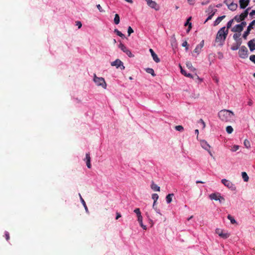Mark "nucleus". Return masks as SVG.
Segmentation results:
<instances>
[{
	"instance_id": "nucleus-11",
	"label": "nucleus",
	"mask_w": 255,
	"mask_h": 255,
	"mask_svg": "<svg viewBox=\"0 0 255 255\" xmlns=\"http://www.w3.org/2000/svg\"><path fill=\"white\" fill-rule=\"evenodd\" d=\"M216 233L218 234V235L220 237H221L224 239H227L230 236V234H229L228 233H224L223 230H222L220 229H217L216 230Z\"/></svg>"
},
{
	"instance_id": "nucleus-26",
	"label": "nucleus",
	"mask_w": 255,
	"mask_h": 255,
	"mask_svg": "<svg viewBox=\"0 0 255 255\" xmlns=\"http://www.w3.org/2000/svg\"><path fill=\"white\" fill-rule=\"evenodd\" d=\"M186 64L187 67L188 69H190L192 71H195L196 69H195V68H194L193 67L192 64L191 62H189V61L187 62Z\"/></svg>"
},
{
	"instance_id": "nucleus-15",
	"label": "nucleus",
	"mask_w": 255,
	"mask_h": 255,
	"mask_svg": "<svg viewBox=\"0 0 255 255\" xmlns=\"http://www.w3.org/2000/svg\"><path fill=\"white\" fill-rule=\"evenodd\" d=\"M149 51L151 53V55L154 61L156 63L159 62L160 59L158 57L157 55L155 54V53L154 52V51L152 49H150Z\"/></svg>"
},
{
	"instance_id": "nucleus-61",
	"label": "nucleus",
	"mask_w": 255,
	"mask_h": 255,
	"mask_svg": "<svg viewBox=\"0 0 255 255\" xmlns=\"http://www.w3.org/2000/svg\"><path fill=\"white\" fill-rule=\"evenodd\" d=\"M155 210L156 211V212L158 214H160V215H161V213H160V210H159V209H158L157 208V209H156V210Z\"/></svg>"
},
{
	"instance_id": "nucleus-29",
	"label": "nucleus",
	"mask_w": 255,
	"mask_h": 255,
	"mask_svg": "<svg viewBox=\"0 0 255 255\" xmlns=\"http://www.w3.org/2000/svg\"><path fill=\"white\" fill-rule=\"evenodd\" d=\"M119 47L125 53L128 49L127 47L122 43L119 44Z\"/></svg>"
},
{
	"instance_id": "nucleus-39",
	"label": "nucleus",
	"mask_w": 255,
	"mask_h": 255,
	"mask_svg": "<svg viewBox=\"0 0 255 255\" xmlns=\"http://www.w3.org/2000/svg\"><path fill=\"white\" fill-rule=\"evenodd\" d=\"M125 53L129 57H133V55L131 53L129 49H127V50L125 52Z\"/></svg>"
},
{
	"instance_id": "nucleus-7",
	"label": "nucleus",
	"mask_w": 255,
	"mask_h": 255,
	"mask_svg": "<svg viewBox=\"0 0 255 255\" xmlns=\"http://www.w3.org/2000/svg\"><path fill=\"white\" fill-rule=\"evenodd\" d=\"M222 183L228 188L232 191H235L236 189L235 185L230 181L226 179H223L221 180Z\"/></svg>"
},
{
	"instance_id": "nucleus-8",
	"label": "nucleus",
	"mask_w": 255,
	"mask_h": 255,
	"mask_svg": "<svg viewBox=\"0 0 255 255\" xmlns=\"http://www.w3.org/2000/svg\"><path fill=\"white\" fill-rule=\"evenodd\" d=\"M200 144L202 148L207 150L211 157H214L213 154L210 149L211 146L208 143V142L205 140H202L200 141Z\"/></svg>"
},
{
	"instance_id": "nucleus-35",
	"label": "nucleus",
	"mask_w": 255,
	"mask_h": 255,
	"mask_svg": "<svg viewBox=\"0 0 255 255\" xmlns=\"http://www.w3.org/2000/svg\"><path fill=\"white\" fill-rule=\"evenodd\" d=\"M226 131L228 133L230 134L233 131V128L230 126H227L226 128Z\"/></svg>"
},
{
	"instance_id": "nucleus-56",
	"label": "nucleus",
	"mask_w": 255,
	"mask_h": 255,
	"mask_svg": "<svg viewBox=\"0 0 255 255\" xmlns=\"http://www.w3.org/2000/svg\"><path fill=\"white\" fill-rule=\"evenodd\" d=\"M156 203L157 202H153V205H152V208L154 209V210H156L157 207L156 206Z\"/></svg>"
},
{
	"instance_id": "nucleus-42",
	"label": "nucleus",
	"mask_w": 255,
	"mask_h": 255,
	"mask_svg": "<svg viewBox=\"0 0 255 255\" xmlns=\"http://www.w3.org/2000/svg\"><path fill=\"white\" fill-rule=\"evenodd\" d=\"M239 148V145H234L232 147V149H231V150L232 151H236L237 150H238Z\"/></svg>"
},
{
	"instance_id": "nucleus-63",
	"label": "nucleus",
	"mask_w": 255,
	"mask_h": 255,
	"mask_svg": "<svg viewBox=\"0 0 255 255\" xmlns=\"http://www.w3.org/2000/svg\"><path fill=\"white\" fill-rule=\"evenodd\" d=\"M141 227L142 228V229H143V230H146V226H145V225H142V227Z\"/></svg>"
},
{
	"instance_id": "nucleus-6",
	"label": "nucleus",
	"mask_w": 255,
	"mask_h": 255,
	"mask_svg": "<svg viewBox=\"0 0 255 255\" xmlns=\"http://www.w3.org/2000/svg\"><path fill=\"white\" fill-rule=\"evenodd\" d=\"M209 197H210V198L211 200H216V201H218H218H220V202H222L225 201L224 198L221 195V194L219 193H212V194L210 195Z\"/></svg>"
},
{
	"instance_id": "nucleus-46",
	"label": "nucleus",
	"mask_w": 255,
	"mask_h": 255,
	"mask_svg": "<svg viewBox=\"0 0 255 255\" xmlns=\"http://www.w3.org/2000/svg\"><path fill=\"white\" fill-rule=\"evenodd\" d=\"M198 123H201L203 126V128H204L206 127V124L202 119H200L198 121Z\"/></svg>"
},
{
	"instance_id": "nucleus-45",
	"label": "nucleus",
	"mask_w": 255,
	"mask_h": 255,
	"mask_svg": "<svg viewBox=\"0 0 255 255\" xmlns=\"http://www.w3.org/2000/svg\"><path fill=\"white\" fill-rule=\"evenodd\" d=\"M250 60L255 64V55H252L250 56Z\"/></svg>"
},
{
	"instance_id": "nucleus-41",
	"label": "nucleus",
	"mask_w": 255,
	"mask_h": 255,
	"mask_svg": "<svg viewBox=\"0 0 255 255\" xmlns=\"http://www.w3.org/2000/svg\"><path fill=\"white\" fill-rule=\"evenodd\" d=\"M133 32V30L132 28L130 26H129L128 29V35L129 36Z\"/></svg>"
},
{
	"instance_id": "nucleus-48",
	"label": "nucleus",
	"mask_w": 255,
	"mask_h": 255,
	"mask_svg": "<svg viewBox=\"0 0 255 255\" xmlns=\"http://www.w3.org/2000/svg\"><path fill=\"white\" fill-rule=\"evenodd\" d=\"M214 14V12H213V13L211 14L206 19V20H205V23H206L207 21H208L210 19H211L212 17L213 16Z\"/></svg>"
},
{
	"instance_id": "nucleus-10",
	"label": "nucleus",
	"mask_w": 255,
	"mask_h": 255,
	"mask_svg": "<svg viewBox=\"0 0 255 255\" xmlns=\"http://www.w3.org/2000/svg\"><path fill=\"white\" fill-rule=\"evenodd\" d=\"M147 5L152 8H154L156 10L159 9V5L154 1L152 0H146Z\"/></svg>"
},
{
	"instance_id": "nucleus-14",
	"label": "nucleus",
	"mask_w": 255,
	"mask_h": 255,
	"mask_svg": "<svg viewBox=\"0 0 255 255\" xmlns=\"http://www.w3.org/2000/svg\"><path fill=\"white\" fill-rule=\"evenodd\" d=\"M85 161H86L87 166L88 168H91V157L89 153H87L86 154V157L85 158Z\"/></svg>"
},
{
	"instance_id": "nucleus-60",
	"label": "nucleus",
	"mask_w": 255,
	"mask_h": 255,
	"mask_svg": "<svg viewBox=\"0 0 255 255\" xmlns=\"http://www.w3.org/2000/svg\"><path fill=\"white\" fill-rule=\"evenodd\" d=\"M179 67L180 68L181 73H183L184 72V70H183V68L182 67V66L181 65H179Z\"/></svg>"
},
{
	"instance_id": "nucleus-43",
	"label": "nucleus",
	"mask_w": 255,
	"mask_h": 255,
	"mask_svg": "<svg viewBox=\"0 0 255 255\" xmlns=\"http://www.w3.org/2000/svg\"><path fill=\"white\" fill-rule=\"evenodd\" d=\"M182 46L183 47H186V51L188 50V43L186 41H185L182 43Z\"/></svg>"
},
{
	"instance_id": "nucleus-57",
	"label": "nucleus",
	"mask_w": 255,
	"mask_h": 255,
	"mask_svg": "<svg viewBox=\"0 0 255 255\" xmlns=\"http://www.w3.org/2000/svg\"><path fill=\"white\" fill-rule=\"evenodd\" d=\"M188 0V3L190 4H193L195 2V0Z\"/></svg>"
},
{
	"instance_id": "nucleus-32",
	"label": "nucleus",
	"mask_w": 255,
	"mask_h": 255,
	"mask_svg": "<svg viewBox=\"0 0 255 255\" xmlns=\"http://www.w3.org/2000/svg\"><path fill=\"white\" fill-rule=\"evenodd\" d=\"M251 31V30H249V29L247 28V30L244 32L243 37L244 39H246L248 35L250 34V32Z\"/></svg>"
},
{
	"instance_id": "nucleus-38",
	"label": "nucleus",
	"mask_w": 255,
	"mask_h": 255,
	"mask_svg": "<svg viewBox=\"0 0 255 255\" xmlns=\"http://www.w3.org/2000/svg\"><path fill=\"white\" fill-rule=\"evenodd\" d=\"M183 75H184L185 76H186L187 77H189V78H193V76H192V75L190 73H187L184 70V72L183 73H181Z\"/></svg>"
},
{
	"instance_id": "nucleus-40",
	"label": "nucleus",
	"mask_w": 255,
	"mask_h": 255,
	"mask_svg": "<svg viewBox=\"0 0 255 255\" xmlns=\"http://www.w3.org/2000/svg\"><path fill=\"white\" fill-rule=\"evenodd\" d=\"M125 53L129 57H133V55L131 53L129 49H127V50L125 52Z\"/></svg>"
},
{
	"instance_id": "nucleus-33",
	"label": "nucleus",
	"mask_w": 255,
	"mask_h": 255,
	"mask_svg": "<svg viewBox=\"0 0 255 255\" xmlns=\"http://www.w3.org/2000/svg\"><path fill=\"white\" fill-rule=\"evenodd\" d=\"M255 25V20H253L249 24V25L248 26V29L249 30H252L253 28V26Z\"/></svg>"
},
{
	"instance_id": "nucleus-27",
	"label": "nucleus",
	"mask_w": 255,
	"mask_h": 255,
	"mask_svg": "<svg viewBox=\"0 0 255 255\" xmlns=\"http://www.w3.org/2000/svg\"><path fill=\"white\" fill-rule=\"evenodd\" d=\"M241 44V42H238L237 44L236 45H234L232 46L231 49L232 50H237L239 48V47L240 46Z\"/></svg>"
},
{
	"instance_id": "nucleus-31",
	"label": "nucleus",
	"mask_w": 255,
	"mask_h": 255,
	"mask_svg": "<svg viewBox=\"0 0 255 255\" xmlns=\"http://www.w3.org/2000/svg\"><path fill=\"white\" fill-rule=\"evenodd\" d=\"M228 219L230 220L231 223L233 224H235L236 223L235 219L230 215H228L227 217Z\"/></svg>"
},
{
	"instance_id": "nucleus-49",
	"label": "nucleus",
	"mask_w": 255,
	"mask_h": 255,
	"mask_svg": "<svg viewBox=\"0 0 255 255\" xmlns=\"http://www.w3.org/2000/svg\"><path fill=\"white\" fill-rule=\"evenodd\" d=\"M240 36V34H234L233 38L235 40H237Z\"/></svg>"
},
{
	"instance_id": "nucleus-2",
	"label": "nucleus",
	"mask_w": 255,
	"mask_h": 255,
	"mask_svg": "<svg viewBox=\"0 0 255 255\" xmlns=\"http://www.w3.org/2000/svg\"><path fill=\"white\" fill-rule=\"evenodd\" d=\"M228 32L229 30L228 29H226V27L225 26L220 28L217 32L216 37V42H224L226 40Z\"/></svg>"
},
{
	"instance_id": "nucleus-44",
	"label": "nucleus",
	"mask_w": 255,
	"mask_h": 255,
	"mask_svg": "<svg viewBox=\"0 0 255 255\" xmlns=\"http://www.w3.org/2000/svg\"><path fill=\"white\" fill-rule=\"evenodd\" d=\"M134 212L137 215V216L141 215V212L139 208H136L134 209Z\"/></svg>"
},
{
	"instance_id": "nucleus-25",
	"label": "nucleus",
	"mask_w": 255,
	"mask_h": 255,
	"mask_svg": "<svg viewBox=\"0 0 255 255\" xmlns=\"http://www.w3.org/2000/svg\"><path fill=\"white\" fill-rule=\"evenodd\" d=\"M145 71L147 73L150 74L153 77H154L156 75L153 69L152 68H146L145 69Z\"/></svg>"
},
{
	"instance_id": "nucleus-4",
	"label": "nucleus",
	"mask_w": 255,
	"mask_h": 255,
	"mask_svg": "<svg viewBox=\"0 0 255 255\" xmlns=\"http://www.w3.org/2000/svg\"><path fill=\"white\" fill-rule=\"evenodd\" d=\"M250 8L246 9L244 12L242 13L240 15H236L234 18L237 22H239L243 21L248 16L249 14V10Z\"/></svg>"
},
{
	"instance_id": "nucleus-59",
	"label": "nucleus",
	"mask_w": 255,
	"mask_h": 255,
	"mask_svg": "<svg viewBox=\"0 0 255 255\" xmlns=\"http://www.w3.org/2000/svg\"><path fill=\"white\" fill-rule=\"evenodd\" d=\"M254 15H255V10H253L250 13V16H253Z\"/></svg>"
},
{
	"instance_id": "nucleus-21",
	"label": "nucleus",
	"mask_w": 255,
	"mask_h": 255,
	"mask_svg": "<svg viewBox=\"0 0 255 255\" xmlns=\"http://www.w3.org/2000/svg\"><path fill=\"white\" fill-rule=\"evenodd\" d=\"M79 196L80 197V199L81 201V203H82L83 206L84 207L86 211L87 212H88V207L86 204V203H85L84 200L83 199V198L82 197V196L80 193L79 194Z\"/></svg>"
},
{
	"instance_id": "nucleus-37",
	"label": "nucleus",
	"mask_w": 255,
	"mask_h": 255,
	"mask_svg": "<svg viewBox=\"0 0 255 255\" xmlns=\"http://www.w3.org/2000/svg\"><path fill=\"white\" fill-rule=\"evenodd\" d=\"M244 145L247 148H249L251 146L250 142L247 139H245L244 141Z\"/></svg>"
},
{
	"instance_id": "nucleus-36",
	"label": "nucleus",
	"mask_w": 255,
	"mask_h": 255,
	"mask_svg": "<svg viewBox=\"0 0 255 255\" xmlns=\"http://www.w3.org/2000/svg\"><path fill=\"white\" fill-rule=\"evenodd\" d=\"M175 128L176 130L179 131H182L184 130V128L182 126H177L175 127Z\"/></svg>"
},
{
	"instance_id": "nucleus-58",
	"label": "nucleus",
	"mask_w": 255,
	"mask_h": 255,
	"mask_svg": "<svg viewBox=\"0 0 255 255\" xmlns=\"http://www.w3.org/2000/svg\"><path fill=\"white\" fill-rule=\"evenodd\" d=\"M117 216H116V220H118L119 218H120V217H121V215L120 214V213H117Z\"/></svg>"
},
{
	"instance_id": "nucleus-22",
	"label": "nucleus",
	"mask_w": 255,
	"mask_h": 255,
	"mask_svg": "<svg viewBox=\"0 0 255 255\" xmlns=\"http://www.w3.org/2000/svg\"><path fill=\"white\" fill-rule=\"evenodd\" d=\"M174 196L173 193L168 194L166 197V200L168 204L170 203L172 201V197Z\"/></svg>"
},
{
	"instance_id": "nucleus-55",
	"label": "nucleus",
	"mask_w": 255,
	"mask_h": 255,
	"mask_svg": "<svg viewBox=\"0 0 255 255\" xmlns=\"http://www.w3.org/2000/svg\"><path fill=\"white\" fill-rule=\"evenodd\" d=\"M240 24L242 27H243V29H244V27L246 25L247 23L246 21H242Z\"/></svg>"
},
{
	"instance_id": "nucleus-5",
	"label": "nucleus",
	"mask_w": 255,
	"mask_h": 255,
	"mask_svg": "<svg viewBox=\"0 0 255 255\" xmlns=\"http://www.w3.org/2000/svg\"><path fill=\"white\" fill-rule=\"evenodd\" d=\"M239 55L240 58L246 59L248 56V50L245 46L241 47L239 51Z\"/></svg>"
},
{
	"instance_id": "nucleus-9",
	"label": "nucleus",
	"mask_w": 255,
	"mask_h": 255,
	"mask_svg": "<svg viewBox=\"0 0 255 255\" xmlns=\"http://www.w3.org/2000/svg\"><path fill=\"white\" fill-rule=\"evenodd\" d=\"M112 66H116L117 68H120L121 70H124L125 67L124 66L123 62L119 59L111 63Z\"/></svg>"
},
{
	"instance_id": "nucleus-50",
	"label": "nucleus",
	"mask_w": 255,
	"mask_h": 255,
	"mask_svg": "<svg viewBox=\"0 0 255 255\" xmlns=\"http://www.w3.org/2000/svg\"><path fill=\"white\" fill-rule=\"evenodd\" d=\"M76 25L77 26H78V28H81V26H82V23H81V22L80 21H76Z\"/></svg>"
},
{
	"instance_id": "nucleus-17",
	"label": "nucleus",
	"mask_w": 255,
	"mask_h": 255,
	"mask_svg": "<svg viewBox=\"0 0 255 255\" xmlns=\"http://www.w3.org/2000/svg\"><path fill=\"white\" fill-rule=\"evenodd\" d=\"M243 30V27L241 26V25L239 24L236 25L232 29V31L233 32H241Z\"/></svg>"
},
{
	"instance_id": "nucleus-19",
	"label": "nucleus",
	"mask_w": 255,
	"mask_h": 255,
	"mask_svg": "<svg viewBox=\"0 0 255 255\" xmlns=\"http://www.w3.org/2000/svg\"><path fill=\"white\" fill-rule=\"evenodd\" d=\"M226 17L225 15H223L221 16L218 17L216 20L214 21V25L216 26L218 25L221 21Z\"/></svg>"
},
{
	"instance_id": "nucleus-23",
	"label": "nucleus",
	"mask_w": 255,
	"mask_h": 255,
	"mask_svg": "<svg viewBox=\"0 0 255 255\" xmlns=\"http://www.w3.org/2000/svg\"><path fill=\"white\" fill-rule=\"evenodd\" d=\"M242 178L244 181L248 182L249 180V177L246 172H242Z\"/></svg>"
},
{
	"instance_id": "nucleus-13",
	"label": "nucleus",
	"mask_w": 255,
	"mask_h": 255,
	"mask_svg": "<svg viewBox=\"0 0 255 255\" xmlns=\"http://www.w3.org/2000/svg\"><path fill=\"white\" fill-rule=\"evenodd\" d=\"M250 0H240V7L242 9L245 8L249 4Z\"/></svg>"
},
{
	"instance_id": "nucleus-12",
	"label": "nucleus",
	"mask_w": 255,
	"mask_h": 255,
	"mask_svg": "<svg viewBox=\"0 0 255 255\" xmlns=\"http://www.w3.org/2000/svg\"><path fill=\"white\" fill-rule=\"evenodd\" d=\"M204 45V41L202 40L201 42L197 45L195 48V49L194 50V52L197 53V54H199L200 52H201V50L202 48L203 47Z\"/></svg>"
},
{
	"instance_id": "nucleus-20",
	"label": "nucleus",
	"mask_w": 255,
	"mask_h": 255,
	"mask_svg": "<svg viewBox=\"0 0 255 255\" xmlns=\"http://www.w3.org/2000/svg\"><path fill=\"white\" fill-rule=\"evenodd\" d=\"M237 4L235 3L234 2H232L230 4L228 5V8L232 11L235 10L237 9Z\"/></svg>"
},
{
	"instance_id": "nucleus-16",
	"label": "nucleus",
	"mask_w": 255,
	"mask_h": 255,
	"mask_svg": "<svg viewBox=\"0 0 255 255\" xmlns=\"http://www.w3.org/2000/svg\"><path fill=\"white\" fill-rule=\"evenodd\" d=\"M248 46L251 51L255 50V40L252 39L248 42Z\"/></svg>"
},
{
	"instance_id": "nucleus-51",
	"label": "nucleus",
	"mask_w": 255,
	"mask_h": 255,
	"mask_svg": "<svg viewBox=\"0 0 255 255\" xmlns=\"http://www.w3.org/2000/svg\"><path fill=\"white\" fill-rule=\"evenodd\" d=\"M137 221L138 222H142V217L141 215L137 216Z\"/></svg>"
},
{
	"instance_id": "nucleus-47",
	"label": "nucleus",
	"mask_w": 255,
	"mask_h": 255,
	"mask_svg": "<svg viewBox=\"0 0 255 255\" xmlns=\"http://www.w3.org/2000/svg\"><path fill=\"white\" fill-rule=\"evenodd\" d=\"M4 235L6 240L8 241L10 239L9 233L7 232H5Z\"/></svg>"
},
{
	"instance_id": "nucleus-1",
	"label": "nucleus",
	"mask_w": 255,
	"mask_h": 255,
	"mask_svg": "<svg viewBox=\"0 0 255 255\" xmlns=\"http://www.w3.org/2000/svg\"><path fill=\"white\" fill-rule=\"evenodd\" d=\"M233 116V112L227 110H221L218 113V117L220 119L225 122L230 121Z\"/></svg>"
},
{
	"instance_id": "nucleus-62",
	"label": "nucleus",
	"mask_w": 255,
	"mask_h": 255,
	"mask_svg": "<svg viewBox=\"0 0 255 255\" xmlns=\"http://www.w3.org/2000/svg\"><path fill=\"white\" fill-rule=\"evenodd\" d=\"M195 134H196L198 135V134H199V130H198V129H196L195 130Z\"/></svg>"
},
{
	"instance_id": "nucleus-54",
	"label": "nucleus",
	"mask_w": 255,
	"mask_h": 255,
	"mask_svg": "<svg viewBox=\"0 0 255 255\" xmlns=\"http://www.w3.org/2000/svg\"><path fill=\"white\" fill-rule=\"evenodd\" d=\"M191 17H190L189 18H188L186 22L185 23V26H187L188 25L189 26V23H190L189 22V21L191 20Z\"/></svg>"
},
{
	"instance_id": "nucleus-3",
	"label": "nucleus",
	"mask_w": 255,
	"mask_h": 255,
	"mask_svg": "<svg viewBox=\"0 0 255 255\" xmlns=\"http://www.w3.org/2000/svg\"><path fill=\"white\" fill-rule=\"evenodd\" d=\"M93 80L97 86H101L104 89H106L107 84L104 78L102 77H98L96 76V74H94Z\"/></svg>"
},
{
	"instance_id": "nucleus-52",
	"label": "nucleus",
	"mask_w": 255,
	"mask_h": 255,
	"mask_svg": "<svg viewBox=\"0 0 255 255\" xmlns=\"http://www.w3.org/2000/svg\"><path fill=\"white\" fill-rule=\"evenodd\" d=\"M191 28H192V23H189V26L186 30L187 33H188L190 31Z\"/></svg>"
},
{
	"instance_id": "nucleus-30",
	"label": "nucleus",
	"mask_w": 255,
	"mask_h": 255,
	"mask_svg": "<svg viewBox=\"0 0 255 255\" xmlns=\"http://www.w3.org/2000/svg\"><path fill=\"white\" fill-rule=\"evenodd\" d=\"M234 20H235V19L234 18H233L232 19L230 20L228 23H227V29H229L232 25V24L234 22Z\"/></svg>"
},
{
	"instance_id": "nucleus-24",
	"label": "nucleus",
	"mask_w": 255,
	"mask_h": 255,
	"mask_svg": "<svg viewBox=\"0 0 255 255\" xmlns=\"http://www.w3.org/2000/svg\"><path fill=\"white\" fill-rule=\"evenodd\" d=\"M114 21L116 24H118L120 23V16L118 14H116L115 15Z\"/></svg>"
},
{
	"instance_id": "nucleus-53",
	"label": "nucleus",
	"mask_w": 255,
	"mask_h": 255,
	"mask_svg": "<svg viewBox=\"0 0 255 255\" xmlns=\"http://www.w3.org/2000/svg\"><path fill=\"white\" fill-rule=\"evenodd\" d=\"M97 7L100 12H103L104 11L102 8V7L101 6L100 4H99L97 5Z\"/></svg>"
},
{
	"instance_id": "nucleus-28",
	"label": "nucleus",
	"mask_w": 255,
	"mask_h": 255,
	"mask_svg": "<svg viewBox=\"0 0 255 255\" xmlns=\"http://www.w3.org/2000/svg\"><path fill=\"white\" fill-rule=\"evenodd\" d=\"M115 33H116L118 36H120L122 38H124L125 37V35L123 34L121 31H120L117 29H115L114 30Z\"/></svg>"
},
{
	"instance_id": "nucleus-34",
	"label": "nucleus",
	"mask_w": 255,
	"mask_h": 255,
	"mask_svg": "<svg viewBox=\"0 0 255 255\" xmlns=\"http://www.w3.org/2000/svg\"><path fill=\"white\" fill-rule=\"evenodd\" d=\"M152 199L153 200V202H157L158 199V195L157 194L154 193L152 195Z\"/></svg>"
},
{
	"instance_id": "nucleus-64",
	"label": "nucleus",
	"mask_w": 255,
	"mask_h": 255,
	"mask_svg": "<svg viewBox=\"0 0 255 255\" xmlns=\"http://www.w3.org/2000/svg\"><path fill=\"white\" fill-rule=\"evenodd\" d=\"M219 54H220V58H223V57L222 53H221L219 52Z\"/></svg>"
},
{
	"instance_id": "nucleus-18",
	"label": "nucleus",
	"mask_w": 255,
	"mask_h": 255,
	"mask_svg": "<svg viewBox=\"0 0 255 255\" xmlns=\"http://www.w3.org/2000/svg\"><path fill=\"white\" fill-rule=\"evenodd\" d=\"M151 188L154 191H160V187L155 184L153 181H152Z\"/></svg>"
}]
</instances>
